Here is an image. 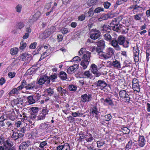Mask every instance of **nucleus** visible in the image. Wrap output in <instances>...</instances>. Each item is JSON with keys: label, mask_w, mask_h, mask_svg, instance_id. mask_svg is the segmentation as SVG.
<instances>
[{"label": "nucleus", "mask_w": 150, "mask_h": 150, "mask_svg": "<svg viewBox=\"0 0 150 150\" xmlns=\"http://www.w3.org/2000/svg\"><path fill=\"white\" fill-rule=\"evenodd\" d=\"M111 45L117 51H120L121 50V48L117 40H111Z\"/></svg>", "instance_id": "nucleus-14"}, {"label": "nucleus", "mask_w": 150, "mask_h": 150, "mask_svg": "<svg viewBox=\"0 0 150 150\" xmlns=\"http://www.w3.org/2000/svg\"><path fill=\"white\" fill-rule=\"evenodd\" d=\"M6 81V80L5 78L3 77H2L0 79V85L2 86L4 84Z\"/></svg>", "instance_id": "nucleus-64"}, {"label": "nucleus", "mask_w": 150, "mask_h": 150, "mask_svg": "<svg viewBox=\"0 0 150 150\" xmlns=\"http://www.w3.org/2000/svg\"><path fill=\"white\" fill-rule=\"evenodd\" d=\"M37 45V43L36 42H34L31 43L29 46V48L30 49H35Z\"/></svg>", "instance_id": "nucleus-62"}, {"label": "nucleus", "mask_w": 150, "mask_h": 150, "mask_svg": "<svg viewBox=\"0 0 150 150\" xmlns=\"http://www.w3.org/2000/svg\"><path fill=\"white\" fill-rule=\"evenodd\" d=\"M24 136V134L18 133L16 132H13V134L11 135V138L14 140H16L18 139L22 138Z\"/></svg>", "instance_id": "nucleus-10"}, {"label": "nucleus", "mask_w": 150, "mask_h": 150, "mask_svg": "<svg viewBox=\"0 0 150 150\" xmlns=\"http://www.w3.org/2000/svg\"><path fill=\"white\" fill-rule=\"evenodd\" d=\"M33 96L35 100V101H37L40 98L41 95L39 93H36Z\"/></svg>", "instance_id": "nucleus-49"}, {"label": "nucleus", "mask_w": 150, "mask_h": 150, "mask_svg": "<svg viewBox=\"0 0 150 150\" xmlns=\"http://www.w3.org/2000/svg\"><path fill=\"white\" fill-rule=\"evenodd\" d=\"M119 95L120 97L122 98H125L127 102H129L130 100L129 97L125 90H121L119 93Z\"/></svg>", "instance_id": "nucleus-5"}, {"label": "nucleus", "mask_w": 150, "mask_h": 150, "mask_svg": "<svg viewBox=\"0 0 150 150\" xmlns=\"http://www.w3.org/2000/svg\"><path fill=\"white\" fill-rule=\"evenodd\" d=\"M18 117L17 115H16L14 111H13L11 114H9V117L10 119L12 121L16 119Z\"/></svg>", "instance_id": "nucleus-34"}, {"label": "nucleus", "mask_w": 150, "mask_h": 150, "mask_svg": "<svg viewBox=\"0 0 150 150\" xmlns=\"http://www.w3.org/2000/svg\"><path fill=\"white\" fill-rule=\"evenodd\" d=\"M72 115L74 117H80L82 116L83 114L82 113L79 112L78 111L76 112H73L72 113Z\"/></svg>", "instance_id": "nucleus-47"}, {"label": "nucleus", "mask_w": 150, "mask_h": 150, "mask_svg": "<svg viewBox=\"0 0 150 150\" xmlns=\"http://www.w3.org/2000/svg\"><path fill=\"white\" fill-rule=\"evenodd\" d=\"M91 53L87 51L86 54H84L83 56L82 59H83L81 62L80 64L82 68L84 69L87 68L89 62H90V58L91 57Z\"/></svg>", "instance_id": "nucleus-1"}, {"label": "nucleus", "mask_w": 150, "mask_h": 150, "mask_svg": "<svg viewBox=\"0 0 150 150\" xmlns=\"http://www.w3.org/2000/svg\"><path fill=\"white\" fill-rule=\"evenodd\" d=\"M104 144L105 143L104 142H102L101 141H98L97 142V146L98 148H100L104 145Z\"/></svg>", "instance_id": "nucleus-53"}, {"label": "nucleus", "mask_w": 150, "mask_h": 150, "mask_svg": "<svg viewBox=\"0 0 150 150\" xmlns=\"http://www.w3.org/2000/svg\"><path fill=\"white\" fill-rule=\"evenodd\" d=\"M45 116L46 115L41 112L39 114V115L38 116V120H43L45 119Z\"/></svg>", "instance_id": "nucleus-50"}, {"label": "nucleus", "mask_w": 150, "mask_h": 150, "mask_svg": "<svg viewBox=\"0 0 150 150\" xmlns=\"http://www.w3.org/2000/svg\"><path fill=\"white\" fill-rule=\"evenodd\" d=\"M20 91L17 88H13L8 93V95L10 96H14L18 95L20 93Z\"/></svg>", "instance_id": "nucleus-12"}, {"label": "nucleus", "mask_w": 150, "mask_h": 150, "mask_svg": "<svg viewBox=\"0 0 150 150\" xmlns=\"http://www.w3.org/2000/svg\"><path fill=\"white\" fill-rule=\"evenodd\" d=\"M59 76L63 80H66L67 79V74L63 71H61L59 73Z\"/></svg>", "instance_id": "nucleus-26"}, {"label": "nucleus", "mask_w": 150, "mask_h": 150, "mask_svg": "<svg viewBox=\"0 0 150 150\" xmlns=\"http://www.w3.org/2000/svg\"><path fill=\"white\" fill-rule=\"evenodd\" d=\"M21 59L22 60L28 63L32 59L31 55L25 53L21 56Z\"/></svg>", "instance_id": "nucleus-9"}, {"label": "nucleus", "mask_w": 150, "mask_h": 150, "mask_svg": "<svg viewBox=\"0 0 150 150\" xmlns=\"http://www.w3.org/2000/svg\"><path fill=\"white\" fill-rule=\"evenodd\" d=\"M100 33L99 30L95 29L91 35L90 38L92 39H96L100 37Z\"/></svg>", "instance_id": "nucleus-16"}, {"label": "nucleus", "mask_w": 150, "mask_h": 150, "mask_svg": "<svg viewBox=\"0 0 150 150\" xmlns=\"http://www.w3.org/2000/svg\"><path fill=\"white\" fill-rule=\"evenodd\" d=\"M110 17V16L109 14H103L101 15L99 18H98V20L99 21H101L107 20Z\"/></svg>", "instance_id": "nucleus-27"}, {"label": "nucleus", "mask_w": 150, "mask_h": 150, "mask_svg": "<svg viewBox=\"0 0 150 150\" xmlns=\"http://www.w3.org/2000/svg\"><path fill=\"white\" fill-rule=\"evenodd\" d=\"M97 45L102 48H104L105 46V42L103 40H100L97 42Z\"/></svg>", "instance_id": "nucleus-33"}, {"label": "nucleus", "mask_w": 150, "mask_h": 150, "mask_svg": "<svg viewBox=\"0 0 150 150\" xmlns=\"http://www.w3.org/2000/svg\"><path fill=\"white\" fill-rule=\"evenodd\" d=\"M91 71L95 76L98 77L101 75V73L97 69V66L94 64L91 65Z\"/></svg>", "instance_id": "nucleus-4"}, {"label": "nucleus", "mask_w": 150, "mask_h": 150, "mask_svg": "<svg viewBox=\"0 0 150 150\" xmlns=\"http://www.w3.org/2000/svg\"><path fill=\"white\" fill-rule=\"evenodd\" d=\"M54 93V92L52 89L50 88L47 89V96H51Z\"/></svg>", "instance_id": "nucleus-58"}, {"label": "nucleus", "mask_w": 150, "mask_h": 150, "mask_svg": "<svg viewBox=\"0 0 150 150\" xmlns=\"http://www.w3.org/2000/svg\"><path fill=\"white\" fill-rule=\"evenodd\" d=\"M85 13V16L86 17L92 16L93 15V12L92 8H90L88 11Z\"/></svg>", "instance_id": "nucleus-40"}, {"label": "nucleus", "mask_w": 150, "mask_h": 150, "mask_svg": "<svg viewBox=\"0 0 150 150\" xmlns=\"http://www.w3.org/2000/svg\"><path fill=\"white\" fill-rule=\"evenodd\" d=\"M78 67L79 65L77 64L73 65L68 69L67 73L69 74L74 73L78 69Z\"/></svg>", "instance_id": "nucleus-15"}, {"label": "nucleus", "mask_w": 150, "mask_h": 150, "mask_svg": "<svg viewBox=\"0 0 150 150\" xmlns=\"http://www.w3.org/2000/svg\"><path fill=\"white\" fill-rule=\"evenodd\" d=\"M143 14L142 13H139L133 16V17L135 20L136 21H141L142 20Z\"/></svg>", "instance_id": "nucleus-31"}, {"label": "nucleus", "mask_w": 150, "mask_h": 150, "mask_svg": "<svg viewBox=\"0 0 150 150\" xmlns=\"http://www.w3.org/2000/svg\"><path fill=\"white\" fill-rule=\"evenodd\" d=\"M7 120V117L5 115H3L0 117V122H3Z\"/></svg>", "instance_id": "nucleus-61"}, {"label": "nucleus", "mask_w": 150, "mask_h": 150, "mask_svg": "<svg viewBox=\"0 0 150 150\" xmlns=\"http://www.w3.org/2000/svg\"><path fill=\"white\" fill-rule=\"evenodd\" d=\"M22 8V7L21 5H18L16 8V11L18 13H20L21 12Z\"/></svg>", "instance_id": "nucleus-63"}, {"label": "nucleus", "mask_w": 150, "mask_h": 150, "mask_svg": "<svg viewBox=\"0 0 150 150\" xmlns=\"http://www.w3.org/2000/svg\"><path fill=\"white\" fill-rule=\"evenodd\" d=\"M103 36L105 40L109 42H110L112 40V37L108 33H104L103 34Z\"/></svg>", "instance_id": "nucleus-22"}, {"label": "nucleus", "mask_w": 150, "mask_h": 150, "mask_svg": "<svg viewBox=\"0 0 150 150\" xmlns=\"http://www.w3.org/2000/svg\"><path fill=\"white\" fill-rule=\"evenodd\" d=\"M36 72L34 70L32 69L31 68L29 69L27 71V74L29 75H31L35 73Z\"/></svg>", "instance_id": "nucleus-48"}, {"label": "nucleus", "mask_w": 150, "mask_h": 150, "mask_svg": "<svg viewBox=\"0 0 150 150\" xmlns=\"http://www.w3.org/2000/svg\"><path fill=\"white\" fill-rule=\"evenodd\" d=\"M18 49L17 47L11 48L10 50V54L12 55L17 54L18 52Z\"/></svg>", "instance_id": "nucleus-36"}, {"label": "nucleus", "mask_w": 150, "mask_h": 150, "mask_svg": "<svg viewBox=\"0 0 150 150\" xmlns=\"http://www.w3.org/2000/svg\"><path fill=\"white\" fill-rule=\"evenodd\" d=\"M115 51L113 49L109 47L106 50V53L109 58H110L114 54Z\"/></svg>", "instance_id": "nucleus-21"}, {"label": "nucleus", "mask_w": 150, "mask_h": 150, "mask_svg": "<svg viewBox=\"0 0 150 150\" xmlns=\"http://www.w3.org/2000/svg\"><path fill=\"white\" fill-rule=\"evenodd\" d=\"M111 4L110 3L108 2V1H106L104 3L103 6L104 8L106 9L109 8Z\"/></svg>", "instance_id": "nucleus-52"}, {"label": "nucleus", "mask_w": 150, "mask_h": 150, "mask_svg": "<svg viewBox=\"0 0 150 150\" xmlns=\"http://www.w3.org/2000/svg\"><path fill=\"white\" fill-rule=\"evenodd\" d=\"M104 9L103 8L98 7L95 8L94 12L96 13H98L101 11H104Z\"/></svg>", "instance_id": "nucleus-46"}, {"label": "nucleus", "mask_w": 150, "mask_h": 150, "mask_svg": "<svg viewBox=\"0 0 150 150\" xmlns=\"http://www.w3.org/2000/svg\"><path fill=\"white\" fill-rule=\"evenodd\" d=\"M28 99V103L30 104H32L33 103H35V100L34 98V96H28L27 97Z\"/></svg>", "instance_id": "nucleus-30"}, {"label": "nucleus", "mask_w": 150, "mask_h": 150, "mask_svg": "<svg viewBox=\"0 0 150 150\" xmlns=\"http://www.w3.org/2000/svg\"><path fill=\"white\" fill-rule=\"evenodd\" d=\"M16 102V104L17 106L19 105H22L23 103V99L21 98H18L15 100Z\"/></svg>", "instance_id": "nucleus-43"}, {"label": "nucleus", "mask_w": 150, "mask_h": 150, "mask_svg": "<svg viewBox=\"0 0 150 150\" xmlns=\"http://www.w3.org/2000/svg\"><path fill=\"white\" fill-rule=\"evenodd\" d=\"M47 98L45 99V100H41L40 103L42 105V111L41 112L46 115L47 114Z\"/></svg>", "instance_id": "nucleus-6"}, {"label": "nucleus", "mask_w": 150, "mask_h": 150, "mask_svg": "<svg viewBox=\"0 0 150 150\" xmlns=\"http://www.w3.org/2000/svg\"><path fill=\"white\" fill-rule=\"evenodd\" d=\"M125 39V36L120 35L118 37L117 40L119 45H122L124 47L127 48L129 47V42L128 41H126Z\"/></svg>", "instance_id": "nucleus-2"}, {"label": "nucleus", "mask_w": 150, "mask_h": 150, "mask_svg": "<svg viewBox=\"0 0 150 150\" xmlns=\"http://www.w3.org/2000/svg\"><path fill=\"white\" fill-rule=\"evenodd\" d=\"M137 142L134 140H130L127 144L126 148L127 149H133L136 145Z\"/></svg>", "instance_id": "nucleus-11"}, {"label": "nucleus", "mask_w": 150, "mask_h": 150, "mask_svg": "<svg viewBox=\"0 0 150 150\" xmlns=\"http://www.w3.org/2000/svg\"><path fill=\"white\" fill-rule=\"evenodd\" d=\"M27 82L24 79L21 81V85L18 86V88L21 91L24 88H25V86H26Z\"/></svg>", "instance_id": "nucleus-28"}, {"label": "nucleus", "mask_w": 150, "mask_h": 150, "mask_svg": "<svg viewBox=\"0 0 150 150\" xmlns=\"http://www.w3.org/2000/svg\"><path fill=\"white\" fill-rule=\"evenodd\" d=\"M40 37L42 40H44L47 38V30H45L44 32L40 35Z\"/></svg>", "instance_id": "nucleus-41"}, {"label": "nucleus", "mask_w": 150, "mask_h": 150, "mask_svg": "<svg viewBox=\"0 0 150 150\" xmlns=\"http://www.w3.org/2000/svg\"><path fill=\"white\" fill-rule=\"evenodd\" d=\"M89 135V138H86V140L88 142H91L93 140L94 138L92 137V135L91 134H88Z\"/></svg>", "instance_id": "nucleus-54"}, {"label": "nucleus", "mask_w": 150, "mask_h": 150, "mask_svg": "<svg viewBox=\"0 0 150 150\" xmlns=\"http://www.w3.org/2000/svg\"><path fill=\"white\" fill-rule=\"evenodd\" d=\"M55 28L54 27H52L50 28V29H48V32H47V35H50L52 34L55 31Z\"/></svg>", "instance_id": "nucleus-42"}, {"label": "nucleus", "mask_w": 150, "mask_h": 150, "mask_svg": "<svg viewBox=\"0 0 150 150\" xmlns=\"http://www.w3.org/2000/svg\"><path fill=\"white\" fill-rule=\"evenodd\" d=\"M69 89L71 91H75L76 90L77 87L74 85H70L69 87Z\"/></svg>", "instance_id": "nucleus-55"}, {"label": "nucleus", "mask_w": 150, "mask_h": 150, "mask_svg": "<svg viewBox=\"0 0 150 150\" xmlns=\"http://www.w3.org/2000/svg\"><path fill=\"white\" fill-rule=\"evenodd\" d=\"M4 146H8L10 147H12L13 146V144L11 143V142L10 141L9 139H7L4 142Z\"/></svg>", "instance_id": "nucleus-39"}, {"label": "nucleus", "mask_w": 150, "mask_h": 150, "mask_svg": "<svg viewBox=\"0 0 150 150\" xmlns=\"http://www.w3.org/2000/svg\"><path fill=\"white\" fill-rule=\"evenodd\" d=\"M37 82L33 81L29 83H27L26 86H25V88L28 90L37 89L39 87V86L37 85Z\"/></svg>", "instance_id": "nucleus-3"}, {"label": "nucleus", "mask_w": 150, "mask_h": 150, "mask_svg": "<svg viewBox=\"0 0 150 150\" xmlns=\"http://www.w3.org/2000/svg\"><path fill=\"white\" fill-rule=\"evenodd\" d=\"M30 142L28 140H27L23 142L19 146V149L20 150H25L30 145Z\"/></svg>", "instance_id": "nucleus-8"}, {"label": "nucleus", "mask_w": 150, "mask_h": 150, "mask_svg": "<svg viewBox=\"0 0 150 150\" xmlns=\"http://www.w3.org/2000/svg\"><path fill=\"white\" fill-rule=\"evenodd\" d=\"M46 81H47V74H45L40 77L37 83L40 85H42L44 84Z\"/></svg>", "instance_id": "nucleus-19"}, {"label": "nucleus", "mask_w": 150, "mask_h": 150, "mask_svg": "<svg viewBox=\"0 0 150 150\" xmlns=\"http://www.w3.org/2000/svg\"><path fill=\"white\" fill-rule=\"evenodd\" d=\"M103 30H104L107 31V32H108L110 31L109 30H110L111 29V27L109 26V25H105L103 26Z\"/></svg>", "instance_id": "nucleus-45"}, {"label": "nucleus", "mask_w": 150, "mask_h": 150, "mask_svg": "<svg viewBox=\"0 0 150 150\" xmlns=\"http://www.w3.org/2000/svg\"><path fill=\"white\" fill-rule=\"evenodd\" d=\"M92 75L91 73L89 71H84L83 75L85 78H90Z\"/></svg>", "instance_id": "nucleus-35"}, {"label": "nucleus", "mask_w": 150, "mask_h": 150, "mask_svg": "<svg viewBox=\"0 0 150 150\" xmlns=\"http://www.w3.org/2000/svg\"><path fill=\"white\" fill-rule=\"evenodd\" d=\"M101 49L100 48H99L98 47H96L95 46H93L91 48V50H90L91 52H94L95 51H96V52L97 53V50H100Z\"/></svg>", "instance_id": "nucleus-60"}, {"label": "nucleus", "mask_w": 150, "mask_h": 150, "mask_svg": "<svg viewBox=\"0 0 150 150\" xmlns=\"http://www.w3.org/2000/svg\"><path fill=\"white\" fill-rule=\"evenodd\" d=\"M16 74L14 72H10L8 73V76L9 78L12 79L15 76Z\"/></svg>", "instance_id": "nucleus-57"}, {"label": "nucleus", "mask_w": 150, "mask_h": 150, "mask_svg": "<svg viewBox=\"0 0 150 150\" xmlns=\"http://www.w3.org/2000/svg\"><path fill=\"white\" fill-rule=\"evenodd\" d=\"M97 84V86H98L101 89H103L107 85V84L104 81L101 80H99L98 81Z\"/></svg>", "instance_id": "nucleus-18"}, {"label": "nucleus", "mask_w": 150, "mask_h": 150, "mask_svg": "<svg viewBox=\"0 0 150 150\" xmlns=\"http://www.w3.org/2000/svg\"><path fill=\"white\" fill-rule=\"evenodd\" d=\"M40 129L42 130L46 129V130H47L46 128L47 127V124L45 123H42L40 125Z\"/></svg>", "instance_id": "nucleus-56"}, {"label": "nucleus", "mask_w": 150, "mask_h": 150, "mask_svg": "<svg viewBox=\"0 0 150 150\" xmlns=\"http://www.w3.org/2000/svg\"><path fill=\"white\" fill-rule=\"evenodd\" d=\"M57 90L58 92L60 93L61 95L65 94L66 93V90L63 89L61 87H58L57 88Z\"/></svg>", "instance_id": "nucleus-37"}, {"label": "nucleus", "mask_w": 150, "mask_h": 150, "mask_svg": "<svg viewBox=\"0 0 150 150\" xmlns=\"http://www.w3.org/2000/svg\"><path fill=\"white\" fill-rule=\"evenodd\" d=\"M111 115L110 114H108L104 116V119L105 121H108L112 118Z\"/></svg>", "instance_id": "nucleus-51"}, {"label": "nucleus", "mask_w": 150, "mask_h": 150, "mask_svg": "<svg viewBox=\"0 0 150 150\" xmlns=\"http://www.w3.org/2000/svg\"><path fill=\"white\" fill-rule=\"evenodd\" d=\"M81 100L83 103L90 102L92 99L91 95L84 94L81 96Z\"/></svg>", "instance_id": "nucleus-7"}, {"label": "nucleus", "mask_w": 150, "mask_h": 150, "mask_svg": "<svg viewBox=\"0 0 150 150\" xmlns=\"http://www.w3.org/2000/svg\"><path fill=\"white\" fill-rule=\"evenodd\" d=\"M38 130L35 128L31 130V135L33 138H36L39 137L40 135L38 133Z\"/></svg>", "instance_id": "nucleus-20"}, {"label": "nucleus", "mask_w": 150, "mask_h": 150, "mask_svg": "<svg viewBox=\"0 0 150 150\" xmlns=\"http://www.w3.org/2000/svg\"><path fill=\"white\" fill-rule=\"evenodd\" d=\"M24 27L23 22L21 21L17 22L16 24V28L17 29L21 30Z\"/></svg>", "instance_id": "nucleus-32"}, {"label": "nucleus", "mask_w": 150, "mask_h": 150, "mask_svg": "<svg viewBox=\"0 0 150 150\" xmlns=\"http://www.w3.org/2000/svg\"><path fill=\"white\" fill-rule=\"evenodd\" d=\"M127 0H117L116 2V4L117 5V6L126 2Z\"/></svg>", "instance_id": "nucleus-59"}, {"label": "nucleus", "mask_w": 150, "mask_h": 150, "mask_svg": "<svg viewBox=\"0 0 150 150\" xmlns=\"http://www.w3.org/2000/svg\"><path fill=\"white\" fill-rule=\"evenodd\" d=\"M57 77V74L54 73V75H51L50 77L47 76V84L50 83V80H51L52 82H54V80Z\"/></svg>", "instance_id": "nucleus-29"}, {"label": "nucleus", "mask_w": 150, "mask_h": 150, "mask_svg": "<svg viewBox=\"0 0 150 150\" xmlns=\"http://www.w3.org/2000/svg\"><path fill=\"white\" fill-rule=\"evenodd\" d=\"M139 50L138 48L134 49L133 50L134 54V58L135 62H137L139 60Z\"/></svg>", "instance_id": "nucleus-17"}, {"label": "nucleus", "mask_w": 150, "mask_h": 150, "mask_svg": "<svg viewBox=\"0 0 150 150\" xmlns=\"http://www.w3.org/2000/svg\"><path fill=\"white\" fill-rule=\"evenodd\" d=\"M98 54L100 57L101 59H109L107 56L106 52H103L101 50H97Z\"/></svg>", "instance_id": "nucleus-13"}, {"label": "nucleus", "mask_w": 150, "mask_h": 150, "mask_svg": "<svg viewBox=\"0 0 150 150\" xmlns=\"http://www.w3.org/2000/svg\"><path fill=\"white\" fill-rule=\"evenodd\" d=\"M112 67L115 68L119 69L121 68L120 62L116 59L112 61Z\"/></svg>", "instance_id": "nucleus-25"}, {"label": "nucleus", "mask_w": 150, "mask_h": 150, "mask_svg": "<svg viewBox=\"0 0 150 150\" xmlns=\"http://www.w3.org/2000/svg\"><path fill=\"white\" fill-rule=\"evenodd\" d=\"M104 102L107 103V105L112 106L114 105V104L112 100L110 98H106L104 100Z\"/></svg>", "instance_id": "nucleus-38"}, {"label": "nucleus", "mask_w": 150, "mask_h": 150, "mask_svg": "<svg viewBox=\"0 0 150 150\" xmlns=\"http://www.w3.org/2000/svg\"><path fill=\"white\" fill-rule=\"evenodd\" d=\"M98 109L96 107H94L92 108L91 113L93 115H95V116L97 119H98V114L99 113Z\"/></svg>", "instance_id": "nucleus-24"}, {"label": "nucleus", "mask_w": 150, "mask_h": 150, "mask_svg": "<svg viewBox=\"0 0 150 150\" xmlns=\"http://www.w3.org/2000/svg\"><path fill=\"white\" fill-rule=\"evenodd\" d=\"M138 144L141 147H143L145 144V141L144 136H139L138 140Z\"/></svg>", "instance_id": "nucleus-23"}, {"label": "nucleus", "mask_w": 150, "mask_h": 150, "mask_svg": "<svg viewBox=\"0 0 150 150\" xmlns=\"http://www.w3.org/2000/svg\"><path fill=\"white\" fill-rule=\"evenodd\" d=\"M27 45L26 43L24 42L23 41H21L20 43V46L19 47L20 50H23L25 48Z\"/></svg>", "instance_id": "nucleus-44"}]
</instances>
